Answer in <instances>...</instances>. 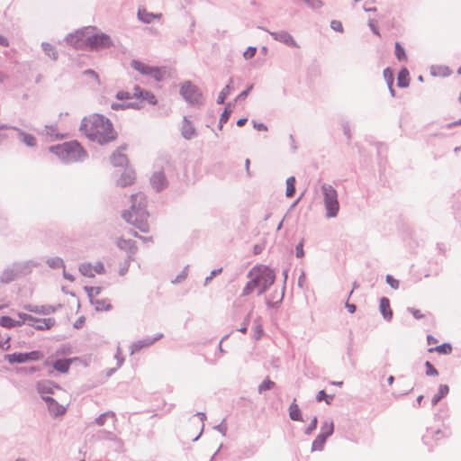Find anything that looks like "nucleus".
Returning a JSON list of instances; mask_svg holds the SVG:
<instances>
[{
	"label": "nucleus",
	"instance_id": "f257e3e1",
	"mask_svg": "<svg viewBox=\"0 0 461 461\" xmlns=\"http://www.w3.org/2000/svg\"><path fill=\"white\" fill-rule=\"evenodd\" d=\"M80 131L91 140L108 143L116 138L112 122L100 114H91L82 120Z\"/></svg>",
	"mask_w": 461,
	"mask_h": 461
},
{
	"label": "nucleus",
	"instance_id": "f03ea898",
	"mask_svg": "<svg viewBox=\"0 0 461 461\" xmlns=\"http://www.w3.org/2000/svg\"><path fill=\"white\" fill-rule=\"evenodd\" d=\"M146 207V196L142 193L133 194L131 196L130 209L125 210L122 214L126 222L143 233L149 231V213L147 212Z\"/></svg>",
	"mask_w": 461,
	"mask_h": 461
},
{
	"label": "nucleus",
	"instance_id": "7ed1b4c3",
	"mask_svg": "<svg viewBox=\"0 0 461 461\" xmlns=\"http://www.w3.org/2000/svg\"><path fill=\"white\" fill-rule=\"evenodd\" d=\"M249 282L242 290V295H249L257 291L264 293L275 281V274L269 267L260 265L254 267L248 274Z\"/></svg>",
	"mask_w": 461,
	"mask_h": 461
},
{
	"label": "nucleus",
	"instance_id": "20e7f679",
	"mask_svg": "<svg viewBox=\"0 0 461 461\" xmlns=\"http://www.w3.org/2000/svg\"><path fill=\"white\" fill-rule=\"evenodd\" d=\"M50 152L66 162L77 161L85 158L86 153L77 141L64 142L50 148Z\"/></svg>",
	"mask_w": 461,
	"mask_h": 461
},
{
	"label": "nucleus",
	"instance_id": "39448f33",
	"mask_svg": "<svg viewBox=\"0 0 461 461\" xmlns=\"http://www.w3.org/2000/svg\"><path fill=\"white\" fill-rule=\"evenodd\" d=\"M117 98L120 100L128 101V106L140 107L143 103L155 104L157 99L155 95L148 91H143L140 87L135 86L132 92L121 91L117 94Z\"/></svg>",
	"mask_w": 461,
	"mask_h": 461
},
{
	"label": "nucleus",
	"instance_id": "423d86ee",
	"mask_svg": "<svg viewBox=\"0 0 461 461\" xmlns=\"http://www.w3.org/2000/svg\"><path fill=\"white\" fill-rule=\"evenodd\" d=\"M94 28H85L83 31L77 32L84 38L86 44L95 50L110 48L113 45L111 37L104 33H94Z\"/></svg>",
	"mask_w": 461,
	"mask_h": 461
},
{
	"label": "nucleus",
	"instance_id": "0eeeda50",
	"mask_svg": "<svg viewBox=\"0 0 461 461\" xmlns=\"http://www.w3.org/2000/svg\"><path fill=\"white\" fill-rule=\"evenodd\" d=\"M5 360L11 364H27L38 362L44 358V353L41 350H32L30 352H14L5 357Z\"/></svg>",
	"mask_w": 461,
	"mask_h": 461
},
{
	"label": "nucleus",
	"instance_id": "6e6552de",
	"mask_svg": "<svg viewBox=\"0 0 461 461\" xmlns=\"http://www.w3.org/2000/svg\"><path fill=\"white\" fill-rule=\"evenodd\" d=\"M321 190L324 196V204L328 217H335L339 210L338 194L335 188L329 185H323Z\"/></svg>",
	"mask_w": 461,
	"mask_h": 461
},
{
	"label": "nucleus",
	"instance_id": "1a4fd4ad",
	"mask_svg": "<svg viewBox=\"0 0 461 461\" xmlns=\"http://www.w3.org/2000/svg\"><path fill=\"white\" fill-rule=\"evenodd\" d=\"M131 67L138 71L140 74L147 77H150L157 81L162 80L167 74V71L163 68L152 67L149 64L141 62L140 60H132Z\"/></svg>",
	"mask_w": 461,
	"mask_h": 461
},
{
	"label": "nucleus",
	"instance_id": "9d476101",
	"mask_svg": "<svg viewBox=\"0 0 461 461\" xmlns=\"http://www.w3.org/2000/svg\"><path fill=\"white\" fill-rule=\"evenodd\" d=\"M18 315L20 319H23L24 323H27L28 325L40 330H50L55 324V320L52 318L37 319L27 313H19Z\"/></svg>",
	"mask_w": 461,
	"mask_h": 461
},
{
	"label": "nucleus",
	"instance_id": "9b49d317",
	"mask_svg": "<svg viewBox=\"0 0 461 461\" xmlns=\"http://www.w3.org/2000/svg\"><path fill=\"white\" fill-rule=\"evenodd\" d=\"M181 95L187 102L191 104H198L202 99V95L199 89L190 82H185L182 86Z\"/></svg>",
	"mask_w": 461,
	"mask_h": 461
},
{
	"label": "nucleus",
	"instance_id": "f8f14e48",
	"mask_svg": "<svg viewBox=\"0 0 461 461\" xmlns=\"http://www.w3.org/2000/svg\"><path fill=\"white\" fill-rule=\"evenodd\" d=\"M80 273L87 277H94L95 275H102L104 273V264L100 261H97L94 264L92 263H83L79 267Z\"/></svg>",
	"mask_w": 461,
	"mask_h": 461
},
{
	"label": "nucleus",
	"instance_id": "ddd939ff",
	"mask_svg": "<svg viewBox=\"0 0 461 461\" xmlns=\"http://www.w3.org/2000/svg\"><path fill=\"white\" fill-rule=\"evenodd\" d=\"M75 365H84V362L78 357L58 359L53 362V368L59 373H67L69 370V366Z\"/></svg>",
	"mask_w": 461,
	"mask_h": 461
},
{
	"label": "nucleus",
	"instance_id": "4468645a",
	"mask_svg": "<svg viewBox=\"0 0 461 461\" xmlns=\"http://www.w3.org/2000/svg\"><path fill=\"white\" fill-rule=\"evenodd\" d=\"M136 179V174L131 167H126L123 168L121 176L117 179V185L122 187L131 185Z\"/></svg>",
	"mask_w": 461,
	"mask_h": 461
},
{
	"label": "nucleus",
	"instance_id": "2eb2a0df",
	"mask_svg": "<svg viewBox=\"0 0 461 461\" xmlns=\"http://www.w3.org/2000/svg\"><path fill=\"white\" fill-rule=\"evenodd\" d=\"M118 248L129 254V258H131L137 252V246L135 241L131 239H125L123 236L120 237L116 240Z\"/></svg>",
	"mask_w": 461,
	"mask_h": 461
},
{
	"label": "nucleus",
	"instance_id": "dca6fc26",
	"mask_svg": "<svg viewBox=\"0 0 461 461\" xmlns=\"http://www.w3.org/2000/svg\"><path fill=\"white\" fill-rule=\"evenodd\" d=\"M150 184L158 191L165 188L167 185V180L164 172L159 171L154 173L150 178Z\"/></svg>",
	"mask_w": 461,
	"mask_h": 461
},
{
	"label": "nucleus",
	"instance_id": "f3484780",
	"mask_svg": "<svg viewBox=\"0 0 461 461\" xmlns=\"http://www.w3.org/2000/svg\"><path fill=\"white\" fill-rule=\"evenodd\" d=\"M333 422H325L322 426L321 432L313 441V447H316L317 443L321 440V445H323L326 438L333 433Z\"/></svg>",
	"mask_w": 461,
	"mask_h": 461
},
{
	"label": "nucleus",
	"instance_id": "a211bd4d",
	"mask_svg": "<svg viewBox=\"0 0 461 461\" xmlns=\"http://www.w3.org/2000/svg\"><path fill=\"white\" fill-rule=\"evenodd\" d=\"M272 36L274 37L275 40L279 41L288 46L295 47V48L298 47V44L294 40L292 35H290L287 32H275V33H272Z\"/></svg>",
	"mask_w": 461,
	"mask_h": 461
},
{
	"label": "nucleus",
	"instance_id": "6ab92c4d",
	"mask_svg": "<svg viewBox=\"0 0 461 461\" xmlns=\"http://www.w3.org/2000/svg\"><path fill=\"white\" fill-rule=\"evenodd\" d=\"M161 14H152L148 12L146 9H139L138 11V18L146 23H150L155 19L159 20L161 18Z\"/></svg>",
	"mask_w": 461,
	"mask_h": 461
},
{
	"label": "nucleus",
	"instance_id": "aec40b11",
	"mask_svg": "<svg viewBox=\"0 0 461 461\" xmlns=\"http://www.w3.org/2000/svg\"><path fill=\"white\" fill-rule=\"evenodd\" d=\"M380 312L383 314L384 318L387 321L391 320L393 317V311L390 306V301L386 297H383L380 300L379 304Z\"/></svg>",
	"mask_w": 461,
	"mask_h": 461
},
{
	"label": "nucleus",
	"instance_id": "412c9836",
	"mask_svg": "<svg viewBox=\"0 0 461 461\" xmlns=\"http://www.w3.org/2000/svg\"><path fill=\"white\" fill-rule=\"evenodd\" d=\"M111 163L114 167H121L123 168H125L126 167H130L127 157L122 153L113 154V156L111 157Z\"/></svg>",
	"mask_w": 461,
	"mask_h": 461
},
{
	"label": "nucleus",
	"instance_id": "4be33fe9",
	"mask_svg": "<svg viewBox=\"0 0 461 461\" xmlns=\"http://www.w3.org/2000/svg\"><path fill=\"white\" fill-rule=\"evenodd\" d=\"M431 74L435 77H447L452 75V70L447 66L439 65L431 68Z\"/></svg>",
	"mask_w": 461,
	"mask_h": 461
},
{
	"label": "nucleus",
	"instance_id": "5701e85b",
	"mask_svg": "<svg viewBox=\"0 0 461 461\" xmlns=\"http://www.w3.org/2000/svg\"><path fill=\"white\" fill-rule=\"evenodd\" d=\"M49 410L54 416L63 415L66 412V408L62 405H59L57 402L52 399H48Z\"/></svg>",
	"mask_w": 461,
	"mask_h": 461
},
{
	"label": "nucleus",
	"instance_id": "b1692460",
	"mask_svg": "<svg viewBox=\"0 0 461 461\" xmlns=\"http://www.w3.org/2000/svg\"><path fill=\"white\" fill-rule=\"evenodd\" d=\"M91 303L95 306L96 311H107L111 307L109 300L106 298H102L100 296L91 301Z\"/></svg>",
	"mask_w": 461,
	"mask_h": 461
},
{
	"label": "nucleus",
	"instance_id": "393cba45",
	"mask_svg": "<svg viewBox=\"0 0 461 461\" xmlns=\"http://www.w3.org/2000/svg\"><path fill=\"white\" fill-rule=\"evenodd\" d=\"M24 322L23 321V319H20V321H14L11 317L8 316H3L0 319V325L5 328H14L17 326H21Z\"/></svg>",
	"mask_w": 461,
	"mask_h": 461
},
{
	"label": "nucleus",
	"instance_id": "a878e982",
	"mask_svg": "<svg viewBox=\"0 0 461 461\" xmlns=\"http://www.w3.org/2000/svg\"><path fill=\"white\" fill-rule=\"evenodd\" d=\"M334 395L335 393L332 390L323 389L318 393L316 400L318 402L325 401L326 403L330 404V402L333 400Z\"/></svg>",
	"mask_w": 461,
	"mask_h": 461
},
{
	"label": "nucleus",
	"instance_id": "bb28decb",
	"mask_svg": "<svg viewBox=\"0 0 461 461\" xmlns=\"http://www.w3.org/2000/svg\"><path fill=\"white\" fill-rule=\"evenodd\" d=\"M156 339H141L134 342L131 345V353L138 352L143 348L149 347L154 343Z\"/></svg>",
	"mask_w": 461,
	"mask_h": 461
},
{
	"label": "nucleus",
	"instance_id": "cd10ccee",
	"mask_svg": "<svg viewBox=\"0 0 461 461\" xmlns=\"http://www.w3.org/2000/svg\"><path fill=\"white\" fill-rule=\"evenodd\" d=\"M429 352H437L442 355H449L452 352V346L449 343H444L434 348H429Z\"/></svg>",
	"mask_w": 461,
	"mask_h": 461
},
{
	"label": "nucleus",
	"instance_id": "c85d7f7f",
	"mask_svg": "<svg viewBox=\"0 0 461 461\" xmlns=\"http://www.w3.org/2000/svg\"><path fill=\"white\" fill-rule=\"evenodd\" d=\"M85 291L86 292L87 294V296L91 301L98 298L100 296V293H101V288L100 287H95V286H85L84 287Z\"/></svg>",
	"mask_w": 461,
	"mask_h": 461
},
{
	"label": "nucleus",
	"instance_id": "c756f323",
	"mask_svg": "<svg viewBox=\"0 0 461 461\" xmlns=\"http://www.w3.org/2000/svg\"><path fill=\"white\" fill-rule=\"evenodd\" d=\"M295 193V177L290 176L286 179V191L285 195L287 197L294 196Z\"/></svg>",
	"mask_w": 461,
	"mask_h": 461
},
{
	"label": "nucleus",
	"instance_id": "7c9ffc66",
	"mask_svg": "<svg viewBox=\"0 0 461 461\" xmlns=\"http://www.w3.org/2000/svg\"><path fill=\"white\" fill-rule=\"evenodd\" d=\"M289 416L293 420H301V411L298 405L293 402L289 407Z\"/></svg>",
	"mask_w": 461,
	"mask_h": 461
},
{
	"label": "nucleus",
	"instance_id": "2f4dec72",
	"mask_svg": "<svg viewBox=\"0 0 461 461\" xmlns=\"http://www.w3.org/2000/svg\"><path fill=\"white\" fill-rule=\"evenodd\" d=\"M448 386L447 385H440L438 388V393H436L432 398V403L437 404L445 395L448 393Z\"/></svg>",
	"mask_w": 461,
	"mask_h": 461
},
{
	"label": "nucleus",
	"instance_id": "473e14b6",
	"mask_svg": "<svg viewBox=\"0 0 461 461\" xmlns=\"http://www.w3.org/2000/svg\"><path fill=\"white\" fill-rule=\"evenodd\" d=\"M11 337L7 333L0 332V349L8 350L10 348Z\"/></svg>",
	"mask_w": 461,
	"mask_h": 461
},
{
	"label": "nucleus",
	"instance_id": "72a5a7b5",
	"mask_svg": "<svg viewBox=\"0 0 461 461\" xmlns=\"http://www.w3.org/2000/svg\"><path fill=\"white\" fill-rule=\"evenodd\" d=\"M253 331H254L253 337L256 340H258L263 337L264 330H263L262 324L259 321H255V325L253 327Z\"/></svg>",
	"mask_w": 461,
	"mask_h": 461
},
{
	"label": "nucleus",
	"instance_id": "f704fd0d",
	"mask_svg": "<svg viewBox=\"0 0 461 461\" xmlns=\"http://www.w3.org/2000/svg\"><path fill=\"white\" fill-rule=\"evenodd\" d=\"M409 73L406 69L402 70L398 75V86L401 87H404L408 86V77Z\"/></svg>",
	"mask_w": 461,
	"mask_h": 461
},
{
	"label": "nucleus",
	"instance_id": "c9c22d12",
	"mask_svg": "<svg viewBox=\"0 0 461 461\" xmlns=\"http://www.w3.org/2000/svg\"><path fill=\"white\" fill-rule=\"evenodd\" d=\"M23 141L29 147H33L36 145V139L34 136L22 132L21 133Z\"/></svg>",
	"mask_w": 461,
	"mask_h": 461
},
{
	"label": "nucleus",
	"instance_id": "e433bc0d",
	"mask_svg": "<svg viewBox=\"0 0 461 461\" xmlns=\"http://www.w3.org/2000/svg\"><path fill=\"white\" fill-rule=\"evenodd\" d=\"M395 56L399 60H406L407 55L405 53L404 49L401 46L399 42L395 43Z\"/></svg>",
	"mask_w": 461,
	"mask_h": 461
},
{
	"label": "nucleus",
	"instance_id": "4c0bfd02",
	"mask_svg": "<svg viewBox=\"0 0 461 461\" xmlns=\"http://www.w3.org/2000/svg\"><path fill=\"white\" fill-rule=\"evenodd\" d=\"M42 47L48 56L51 57L54 59L57 58V52L50 43H44Z\"/></svg>",
	"mask_w": 461,
	"mask_h": 461
},
{
	"label": "nucleus",
	"instance_id": "58836bf2",
	"mask_svg": "<svg viewBox=\"0 0 461 461\" xmlns=\"http://www.w3.org/2000/svg\"><path fill=\"white\" fill-rule=\"evenodd\" d=\"M230 113H231V110L227 106L224 109V111L220 118V128L222 127V124L227 122V121L229 120V118L230 116Z\"/></svg>",
	"mask_w": 461,
	"mask_h": 461
},
{
	"label": "nucleus",
	"instance_id": "ea45409f",
	"mask_svg": "<svg viewBox=\"0 0 461 461\" xmlns=\"http://www.w3.org/2000/svg\"><path fill=\"white\" fill-rule=\"evenodd\" d=\"M230 94V86H226L222 90L221 92L220 93L219 96H218V99H217V102L219 104H223L227 95Z\"/></svg>",
	"mask_w": 461,
	"mask_h": 461
},
{
	"label": "nucleus",
	"instance_id": "a19ab883",
	"mask_svg": "<svg viewBox=\"0 0 461 461\" xmlns=\"http://www.w3.org/2000/svg\"><path fill=\"white\" fill-rule=\"evenodd\" d=\"M384 76L389 85V87L392 88L393 81V75L390 68H385L384 70Z\"/></svg>",
	"mask_w": 461,
	"mask_h": 461
},
{
	"label": "nucleus",
	"instance_id": "79ce46f5",
	"mask_svg": "<svg viewBox=\"0 0 461 461\" xmlns=\"http://www.w3.org/2000/svg\"><path fill=\"white\" fill-rule=\"evenodd\" d=\"M386 283L393 289H397L399 287V281L390 275L386 276Z\"/></svg>",
	"mask_w": 461,
	"mask_h": 461
},
{
	"label": "nucleus",
	"instance_id": "37998d69",
	"mask_svg": "<svg viewBox=\"0 0 461 461\" xmlns=\"http://www.w3.org/2000/svg\"><path fill=\"white\" fill-rule=\"evenodd\" d=\"M257 52V49L255 47H249L247 50L243 53V57L246 59H249L255 56Z\"/></svg>",
	"mask_w": 461,
	"mask_h": 461
},
{
	"label": "nucleus",
	"instance_id": "c03bdc74",
	"mask_svg": "<svg viewBox=\"0 0 461 461\" xmlns=\"http://www.w3.org/2000/svg\"><path fill=\"white\" fill-rule=\"evenodd\" d=\"M331 28L336 31L341 32L343 31L342 23L339 21L334 20L330 23Z\"/></svg>",
	"mask_w": 461,
	"mask_h": 461
},
{
	"label": "nucleus",
	"instance_id": "a18cd8bd",
	"mask_svg": "<svg viewBox=\"0 0 461 461\" xmlns=\"http://www.w3.org/2000/svg\"><path fill=\"white\" fill-rule=\"evenodd\" d=\"M194 129H192L191 127H187L185 129V127L183 129V135L185 139H190L193 135H194Z\"/></svg>",
	"mask_w": 461,
	"mask_h": 461
},
{
	"label": "nucleus",
	"instance_id": "49530a36",
	"mask_svg": "<svg viewBox=\"0 0 461 461\" xmlns=\"http://www.w3.org/2000/svg\"><path fill=\"white\" fill-rule=\"evenodd\" d=\"M410 312H411V314L413 315V317L415 319H421L424 317V314L419 309L411 308V309H410Z\"/></svg>",
	"mask_w": 461,
	"mask_h": 461
},
{
	"label": "nucleus",
	"instance_id": "de8ad7c7",
	"mask_svg": "<svg viewBox=\"0 0 461 461\" xmlns=\"http://www.w3.org/2000/svg\"><path fill=\"white\" fill-rule=\"evenodd\" d=\"M427 366V375H437L438 371L435 369V367L429 362H426Z\"/></svg>",
	"mask_w": 461,
	"mask_h": 461
},
{
	"label": "nucleus",
	"instance_id": "09e8293b",
	"mask_svg": "<svg viewBox=\"0 0 461 461\" xmlns=\"http://www.w3.org/2000/svg\"><path fill=\"white\" fill-rule=\"evenodd\" d=\"M304 255V252H303V242H300L297 246H296V256L298 258H303Z\"/></svg>",
	"mask_w": 461,
	"mask_h": 461
},
{
	"label": "nucleus",
	"instance_id": "8fccbe9b",
	"mask_svg": "<svg viewBox=\"0 0 461 461\" xmlns=\"http://www.w3.org/2000/svg\"><path fill=\"white\" fill-rule=\"evenodd\" d=\"M274 383L271 382V381H266L264 382L260 386H259V390L262 391V390H266V389H269L271 387V385H273Z\"/></svg>",
	"mask_w": 461,
	"mask_h": 461
},
{
	"label": "nucleus",
	"instance_id": "3c124183",
	"mask_svg": "<svg viewBox=\"0 0 461 461\" xmlns=\"http://www.w3.org/2000/svg\"><path fill=\"white\" fill-rule=\"evenodd\" d=\"M254 128L257 130V131H267V127L264 124V123H257V122H254Z\"/></svg>",
	"mask_w": 461,
	"mask_h": 461
},
{
	"label": "nucleus",
	"instance_id": "603ef678",
	"mask_svg": "<svg viewBox=\"0 0 461 461\" xmlns=\"http://www.w3.org/2000/svg\"><path fill=\"white\" fill-rule=\"evenodd\" d=\"M316 426H317V418L315 417L311 424L309 425L308 429H307V433H310L311 431H312L313 429H316Z\"/></svg>",
	"mask_w": 461,
	"mask_h": 461
},
{
	"label": "nucleus",
	"instance_id": "864d4df0",
	"mask_svg": "<svg viewBox=\"0 0 461 461\" xmlns=\"http://www.w3.org/2000/svg\"><path fill=\"white\" fill-rule=\"evenodd\" d=\"M346 308L350 313H354L356 312V305L354 303H346Z\"/></svg>",
	"mask_w": 461,
	"mask_h": 461
},
{
	"label": "nucleus",
	"instance_id": "5fc2aeb1",
	"mask_svg": "<svg viewBox=\"0 0 461 461\" xmlns=\"http://www.w3.org/2000/svg\"><path fill=\"white\" fill-rule=\"evenodd\" d=\"M427 341L429 345H434L438 343V339L432 335H428Z\"/></svg>",
	"mask_w": 461,
	"mask_h": 461
},
{
	"label": "nucleus",
	"instance_id": "6e6d98bb",
	"mask_svg": "<svg viewBox=\"0 0 461 461\" xmlns=\"http://www.w3.org/2000/svg\"><path fill=\"white\" fill-rule=\"evenodd\" d=\"M0 45L4 47H7L9 45L7 38L3 35H0Z\"/></svg>",
	"mask_w": 461,
	"mask_h": 461
},
{
	"label": "nucleus",
	"instance_id": "4d7b16f0",
	"mask_svg": "<svg viewBox=\"0 0 461 461\" xmlns=\"http://www.w3.org/2000/svg\"><path fill=\"white\" fill-rule=\"evenodd\" d=\"M51 267H63V262L60 259L52 260Z\"/></svg>",
	"mask_w": 461,
	"mask_h": 461
},
{
	"label": "nucleus",
	"instance_id": "13d9d810",
	"mask_svg": "<svg viewBox=\"0 0 461 461\" xmlns=\"http://www.w3.org/2000/svg\"><path fill=\"white\" fill-rule=\"evenodd\" d=\"M84 322H85V319H84V318H79V319L76 321V323H75V327L78 329V328H80V327H82V326H83Z\"/></svg>",
	"mask_w": 461,
	"mask_h": 461
},
{
	"label": "nucleus",
	"instance_id": "bf43d9fd",
	"mask_svg": "<svg viewBox=\"0 0 461 461\" xmlns=\"http://www.w3.org/2000/svg\"><path fill=\"white\" fill-rule=\"evenodd\" d=\"M247 118H241V119H239L238 122H237V125L239 127H242L245 125V123L247 122Z\"/></svg>",
	"mask_w": 461,
	"mask_h": 461
},
{
	"label": "nucleus",
	"instance_id": "052dcab7",
	"mask_svg": "<svg viewBox=\"0 0 461 461\" xmlns=\"http://www.w3.org/2000/svg\"><path fill=\"white\" fill-rule=\"evenodd\" d=\"M461 125V118L458 121L451 122L448 124V128L456 127Z\"/></svg>",
	"mask_w": 461,
	"mask_h": 461
},
{
	"label": "nucleus",
	"instance_id": "680f3d73",
	"mask_svg": "<svg viewBox=\"0 0 461 461\" xmlns=\"http://www.w3.org/2000/svg\"><path fill=\"white\" fill-rule=\"evenodd\" d=\"M132 235H133L134 237H138V238L141 239L143 241H151V240H152V239H151L150 237H149V238H143V237L138 236V234H137V232H136V231H134V232L132 233Z\"/></svg>",
	"mask_w": 461,
	"mask_h": 461
},
{
	"label": "nucleus",
	"instance_id": "e2e57ef3",
	"mask_svg": "<svg viewBox=\"0 0 461 461\" xmlns=\"http://www.w3.org/2000/svg\"><path fill=\"white\" fill-rule=\"evenodd\" d=\"M106 415H107V414H103V415H101L98 419H96V422H97L99 425H103V423H104L103 419H104V416H106Z\"/></svg>",
	"mask_w": 461,
	"mask_h": 461
},
{
	"label": "nucleus",
	"instance_id": "0e129e2a",
	"mask_svg": "<svg viewBox=\"0 0 461 461\" xmlns=\"http://www.w3.org/2000/svg\"><path fill=\"white\" fill-rule=\"evenodd\" d=\"M221 272V268H219V269H216V270H212V273H211V277L220 274Z\"/></svg>",
	"mask_w": 461,
	"mask_h": 461
},
{
	"label": "nucleus",
	"instance_id": "69168bd1",
	"mask_svg": "<svg viewBox=\"0 0 461 461\" xmlns=\"http://www.w3.org/2000/svg\"><path fill=\"white\" fill-rule=\"evenodd\" d=\"M342 384H343V382L340 381V382H332L330 384V386H341Z\"/></svg>",
	"mask_w": 461,
	"mask_h": 461
},
{
	"label": "nucleus",
	"instance_id": "338daca9",
	"mask_svg": "<svg viewBox=\"0 0 461 461\" xmlns=\"http://www.w3.org/2000/svg\"><path fill=\"white\" fill-rule=\"evenodd\" d=\"M239 330L245 334L247 332V324H244L240 329H239Z\"/></svg>",
	"mask_w": 461,
	"mask_h": 461
},
{
	"label": "nucleus",
	"instance_id": "774afa93",
	"mask_svg": "<svg viewBox=\"0 0 461 461\" xmlns=\"http://www.w3.org/2000/svg\"><path fill=\"white\" fill-rule=\"evenodd\" d=\"M64 276H65V278H67L69 281H73L74 280L73 277L70 275H67L65 271H64Z\"/></svg>",
	"mask_w": 461,
	"mask_h": 461
}]
</instances>
